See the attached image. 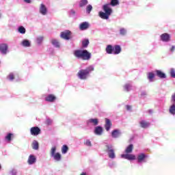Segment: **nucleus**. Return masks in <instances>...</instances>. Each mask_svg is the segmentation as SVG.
<instances>
[{
    "label": "nucleus",
    "mask_w": 175,
    "mask_h": 175,
    "mask_svg": "<svg viewBox=\"0 0 175 175\" xmlns=\"http://www.w3.org/2000/svg\"><path fill=\"white\" fill-rule=\"evenodd\" d=\"M90 22H87V21H85V22H81L79 25V29L81 30H86L88 29V28H90Z\"/></svg>",
    "instance_id": "obj_9"
},
{
    "label": "nucleus",
    "mask_w": 175,
    "mask_h": 175,
    "mask_svg": "<svg viewBox=\"0 0 175 175\" xmlns=\"http://www.w3.org/2000/svg\"><path fill=\"white\" fill-rule=\"evenodd\" d=\"M171 103H173L175 105V93L172 96Z\"/></svg>",
    "instance_id": "obj_45"
},
{
    "label": "nucleus",
    "mask_w": 175,
    "mask_h": 175,
    "mask_svg": "<svg viewBox=\"0 0 175 175\" xmlns=\"http://www.w3.org/2000/svg\"><path fill=\"white\" fill-rule=\"evenodd\" d=\"M56 151H57V147L55 146L52 147L51 149V157H52L53 159L57 162H59V161H61L62 156L59 152L55 153Z\"/></svg>",
    "instance_id": "obj_6"
},
{
    "label": "nucleus",
    "mask_w": 175,
    "mask_h": 175,
    "mask_svg": "<svg viewBox=\"0 0 175 175\" xmlns=\"http://www.w3.org/2000/svg\"><path fill=\"white\" fill-rule=\"evenodd\" d=\"M160 37L162 41L167 42L168 41H170L171 36L168 33H163V34H161Z\"/></svg>",
    "instance_id": "obj_11"
},
{
    "label": "nucleus",
    "mask_w": 175,
    "mask_h": 175,
    "mask_svg": "<svg viewBox=\"0 0 175 175\" xmlns=\"http://www.w3.org/2000/svg\"><path fill=\"white\" fill-rule=\"evenodd\" d=\"M51 43L53 46H55V47L59 48L60 45H59V42H58V40H55V39H53L51 40Z\"/></svg>",
    "instance_id": "obj_30"
},
{
    "label": "nucleus",
    "mask_w": 175,
    "mask_h": 175,
    "mask_svg": "<svg viewBox=\"0 0 175 175\" xmlns=\"http://www.w3.org/2000/svg\"><path fill=\"white\" fill-rule=\"evenodd\" d=\"M148 157V155L144 154V152H140L136 158L137 163L142 165L144 162H147L146 158Z\"/></svg>",
    "instance_id": "obj_7"
},
{
    "label": "nucleus",
    "mask_w": 175,
    "mask_h": 175,
    "mask_svg": "<svg viewBox=\"0 0 175 175\" xmlns=\"http://www.w3.org/2000/svg\"><path fill=\"white\" fill-rule=\"evenodd\" d=\"M41 130L38 126H33L30 129V133L32 136H38V135H40Z\"/></svg>",
    "instance_id": "obj_8"
},
{
    "label": "nucleus",
    "mask_w": 175,
    "mask_h": 175,
    "mask_svg": "<svg viewBox=\"0 0 175 175\" xmlns=\"http://www.w3.org/2000/svg\"><path fill=\"white\" fill-rule=\"evenodd\" d=\"M2 17V14H0V18Z\"/></svg>",
    "instance_id": "obj_52"
},
{
    "label": "nucleus",
    "mask_w": 175,
    "mask_h": 175,
    "mask_svg": "<svg viewBox=\"0 0 175 175\" xmlns=\"http://www.w3.org/2000/svg\"><path fill=\"white\" fill-rule=\"evenodd\" d=\"M69 14H70V17H73L74 16H75V10H70Z\"/></svg>",
    "instance_id": "obj_44"
},
{
    "label": "nucleus",
    "mask_w": 175,
    "mask_h": 175,
    "mask_svg": "<svg viewBox=\"0 0 175 175\" xmlns=\"http://www.w3.org/2000/svg\"><path fill=\"white\" fill-rule=\"evenodd\" d=\"M94 66L91 65L87 67L85 69L79 70V72L77 73V76L79 79H87L88 77H90V74L94 71Z\"/></svg>",
    "instance_id": "obj_3"
},
{
    "label": "nucleus",
    "mask_w": 175,
    "mask_h": 175,
    "mask_svg": "<svg viewBox=\"0 0 175 175\" xmlns=\"http://www.w3.org/2000/svg\"><path fill=\"white\" fill-rule=\"evenodd\" d=\"M92 10V5H88V6L86 8V13H88V14H90L91 13Z\"/></svg>",
    "instance_id": "obj_34"
},
{
    "label": "nucleus",
    "mask_w": 175,
    "mask_h": 175,
    "mask_svg": "<svg viewBox=\"0 0 175 175\" xmlns=\"http://www.w3.org/2000/svg\"><path fill=\"white\" fill-rule=\"evenodd\" d=\"M8 49H9V46H8V44H0V52L1 53V54H8Z\"/></svg>",
    "instance_id": "obj_10"
},
{
    "label": "nucleus",
    "mask_w": 175,
    "mask_h": 175,
    "mask_svg": "<svg viewBox=\"0 0 175 175\" xmlns=\"http://www.w3.org/2000/svg\"><path fill=\"white\" fill-rule=\"evenodd\" d=\"M87 125H98L99 124L98 119H89V120L86 121Z\"/></svg>",
    "instance_id": "obj_15"
},
{
    "label": "nucleus",
    "mask_w": 175,
    "mask_h": 175,
    "mask_svg": "<svg viewBox=\"0 0 175 175\" xmlns=\"http://www.w3.org/2000/svg\"><path fill=\"white\" fill-rule=\"evenodd\" d=\"M8 78L9 79V80H11V81L14 80V75L13 73H10L8 75Z\"/></svg>",
    "instance_id": "obj_42"
},
{
    "label": "nucleus",
    "mask_w": 175,
    "mask_h": 175,
    "mask_svg": "<svg viewBox=\"0 0 175 175\" xmlns=\"http://www.w3.org/2000/svg\"><path fill=\"white\" fill-rule=\"evenodd\" d=\"M94 133H96V135H103V128L101 127V126H98L97 124V126L94 129Z\"/></svg>",
    "instance_id": "obj_16"
},
{
    "label": "nucleus",
    "mask_w": 175,
    "mask_h": 175,
    "mask_svg": "<svg viewBox=\"0 0 175 175\" xmlns=\"http://www.w3.org/2000/svg\"><path fill=\"white\" fill-rule=\"evenodd\" d=\"M172 105L170 107L169 112L171 115L175 116V104L171 103Z\"/></svg>",
    "instance_id": "obj_25"
},
{
    "label": "nucleus",
    "mask_w": 175,
    "mask_h": 175,
    "mask_svg": "<svg viewBox=\"0 0 175 175\" xmlns=\"http://www.w3.org/2000/svg\"><path fill=\"white\" fill-rule=\"evenodd\" d=\"M40 13L43 16H46L47 14V8L44 4L42 3L40 7Z\"/></svg>",
    "instance_id": "obj_13"
},
{
    "label": "nucleus",
    "mask_w": 175,
    "mask_h": 175,
    "mask_svg": "<svg viewBox=\"0 0 175 175\" xmlns=\"http://www.w3.org/2000/svg\"><path fill=\"white\" fill-rule=\"evenodd\" d=\"M89 44H90V40L88 38H84L81 41L82 48H88Z\"/></svg>",
    "instance_id": "obj_21"
},
{
    "label": "nucleus",
    "mask_w": 175,
    "mask_h": 175,
    "mask_svg": "<svg viewBox=\"0 0 175 175\" xmlns=\"http://www.w3.org/2000/svg\"><path fill=\"white\" fill-rule=\"evenodd\" d=\"M139 124L142 128H148L150 123H149V122H146V120H141V122H139Z\"/></svg>",
    "instance_id": "obj_22"
},
{
    "label": "nucleus",
    "mask_w": 175,
    "mask_h": 175,
    "mask_svg": "<svg viewBox=\"0 0 175 175\" xmlns=\"http://www.w3.org/2000/svg\"><path fill=\"white\" fill-rule=\"evenodd\" d=\"M106 53L108 54H112L114 53V46L111 45V44H109L107 45L105 48Z\"/></svg>",
    "instance_id": "obj_14"
},
{
    "label": "nucleus",
    "mask_w": 175,
    "mask_h": 175,
    "mask_svg": "<svg viewBox=\"0 0 175 175\" xmlns=\"http://www.w3.org/2000/svg\"><path fill=\"white\" fill-rule=\"evenodd\" d=\"M68 146H67V152H68Z\"/></svg>",
    "instance_id": "obj_53"
},
{
    "label": "nucleus",
    "mask_w": 175,
    "mask_h": 175,
    "mask_svg": "<svg viewBox=\"0 0 175 175\" xmlns=\"http://www.w3.org/2000/svg\"><path fill=\"white\" fill-rule=\"evenodd\" d=\"M102 9L103 12H99V17L103 20H109L110 16H111L113 13V9H111L110 3L103 5Z\"/></svg>",
    "instance_id": "obj_2"
},
{
    "label": "nucleus",
    "mask_w": 175,
    "mask_h": 175,
    "mask_svg": "<svg viewBox=\"0 0 175 175\" xmlns=\"http://www.w3.org/2000/svg\"><path fill=\"white\" fill-rule=\"evenodd\" d=\"M73 37H74V34H73L72 31L67 29V40H72Z\"/></svg>",
    "instance_id": "obj_28"
},
{
    "label": "nucleus",
    "mask_w": 175,
    "mask_h": 175,
    "mask_svg": "<svg viewBox=\"0 0 175 175\" xmlns=\"http://www.w3.org/2000/svg\"><path fill=\"white\" fill-rule=\"evenodd\" d=\"M170 74L172 78H175V68H170Z\"/></svg>",
    "instance_id": "obj_35"
},
{
    "label": "nucleus",
    "mask_w": 175,
    "mask_h": 175,
    "mask_svg": "<svg viewBox=\"0 0 175 175\" xmlns=\"http://www.w3.org/2000/svg\"><path fill=\"white\" fill-rule=\"evenodd\" d=\"M27 3H31V0H24Z\"/></svg>",
    "instance_id": "obj_49"
},
{
    "label": "nucleus",
    "mask_w": 175,
    "mask_h": 175,
    "mask_svg": "<svg viewBox=\"0 0 175 175\" xmlns=\"http://www.w3.org/2000/svg\"><path fill=\"white\" fill-rule=\"evenodd\" d=\"M73 53L77 59H82V60H90L92 56L91 52L88 49H75Z\"/></svg>",
    "instance_id": "obj_1"
},
{
    "label": "nucleus",
    "mask_w": 175,
    "mask_h": 175,
    "mask_svg": "<svg viewBox=\"0 0 175 175\" xmlns=\"http://www.w3.org/2000/svg\"><path fill=\"white\" fill-rule=\"evenodd\" d=\"M110 5L112 6H116L117 5H119V0H111Z\"/></svg>",
    "instance_id": "obj_33"
},
{
    "label": "nucleus",
    "mask_w": 175,
    "mask_h": 175,
    "mask_svg": "<svg viewBox=\"0 0 175 175\" xmlns=\"http://www.w3.org/2000/svg\"><path fill=\"white\" fill-rule=\"evenodd\" d=\"M156 75L157 77H159V78H166V74H165V72H163V71H161V70H155Z\"/></svg>",
    "instance_id": "obj_19"
},
{
    "label": "nucleus",
    "mask_w": 175,
    "mask_h": 175,
    "mask_svg": "<svg viewBox=\"0 0 175 175\" xmlns=\"http://www.w3.org/2000/svg\"><path fill=\"white\" fill-rule=\"evenodd\" d=\"M18 32H20V33H25V28L23 26L20 27L18 28Z\"/></svg>",
    "instance_id": "obj_38"
},
{
    "label": "nucleus",
    "mask_w": 175,
    "mask_h": 175,
    "mask_svg": "<svg viewBox=\"0 0 175 175\" xmlns=\"http://www.w3.org/2000/svg\"><path fill=\"white\" fill-rule=\"evenodd\" d=\"M148 96V93L146 91L144 90L142 92H141V96L143 97V98H146V97H147Z\"/></svg>",
    "instance_id": "obj_39"
},
{
    "label": "nucleus",
    "mask_w": 175,
    "mask_h": 175,
    "mask_svg": "<svg viewBox=\"0 0 175 175\" xmlns=\"http://www.w3.org/2000/svg\"><path fill=\"white\" fill-rule=\"evenodd\" d=\"M1 169H2V166H1V164H0V170H1Z\"/></svg>",
    "instance_id": "obj_51"
},
{
    "label": "nucleus",
    "mask_w": 175,
    "mask_h": 175,
    "mask_svg": "<svg viewBox=\"0 0 175 175\" xmlns=\"http://www.w3.org/2000/svg\"><path fill=\"white\" fill-rule=\"evenodd\" d=\"M81 175H87V174H86V173L83 172V173H81Z\"/></svg>",
    "instance_id": "obj_50"
},
{
    "label": "nucleus",
    "mask_w": 175,
    "mask_h": 175,
    "mask_svg": "<svg viewBox=\"0 0 175 175\" xmlns=\"http://www.w3.org/2000/svg\"><path fill=\"white\" fill-rule=\"evenodd\" d=\"M133 150V144H131L125 149V152H126V154H122L121 155L122 158H125L126 159H129V160L136 159L135 155H134L133 154H131Z\"/></svg>",
    "instance_id": "obj_4"
},
{
    "label": "nucleus",
    "mask_w": 175,
    "mask_h": 175,
    "mask_svg": "<svg viewBox=\"0 0 175 175\" xmlns=\"http://www.w3.org/2000/svg\"><path fill=\"white\" fill-rule=\"evenodd\" d=\"M147 76L150 82L154 81V78L155 77L154 72H148Z\"/></svg>",
    "instance_id": "obj_24"
},
{
    "label": "nucleus",
    "mask_w": 175,
    "mask_h": 175,
    "mask_svg": "<svg viewBox=\"0 0 175 175\" xmlns=\"http://www.w3.org/2000/svg\"><path fill=\"white\" fill-rule=\"evenodd\" d=\"M60 37L62 38V39H66V32L62 31L61 33Z\"/></svg>",
    "instance_id": "obj_40"
},
{
    "label": "nucleus",
    "mask_w": 175,
    "mask_h": 175,
    "mask_svg": "<svg viewBox=\"0 0 175 175\" xmlns=\"http://www.w3.org/2000/svg\"><path fill=\"white\" fill-rule=\"evenodd\" d=\"M35 162H36V157H35L34 155L31 154L28 158L27 163L29 165H33Z\"/></svg>",
    "instance_id": "obj_17"
},
{
    "label": "nucleus",
    "mask_w": 175,
    "mask_h": 175,
    "mask_svg": "<svg viewBox=\"0 0 175 175\" xmlns=\"http://www.w3.org/2000/svg\"><path fill=\"white\" fill-rule=\"evenodd\" d=\"M105 122H105V128L106 131H109L111 126V120L110 119H105Z\"/></svg>",
    "instance_id": "obj_23"
},
{
    "label": "nucleus",
    "mask_w": 175,
    "mask_h": 175,
    "mask_svg": "<svg viewBox=\"0 0 175 175\" xmlns=\"http://www.w3.org/2000/svg\"><path fill=\"white\" fill-rule=\"evenodd\" d=\"M12 137H13V133H9L7 136H5V139L7 142H12Z\"/></svg>",
    "instance_id": "obj_32"
},
{
    "label": "nucleus",
    "mask_w": 175,
    "mask_h": 175,
    "mask_svg": "<svg viewBox=\"0 0 175 175\" xmlns=\"http://www.w3.org/2000/svg\"><path fill=\"white\" fill-rule=\"evenodd\" d=\"M132 107L131 105H126V109L127 111H131Z\"/></svg>",
    "instance_id": "obj_48"
},
{
    "label": "nucleus",
    "mask_w": 175,
    "mask_h": 175,
    "mask_svg": "<svg viewBox=\"0 0 175 175\" xmlns=\"http://www.w3.org/2000/svg\"><path fill=\"white\" fill-rule=\"evenodd\" d=\"M57 100V97L54 94H49L46 97H45V100L46 102H55Z\"/></svg>",
    "instance_id": "obj_12"
},
{
    "label": "nucleus",
    "mask_w": 175,
    "mask_h": 175,
    "mask_svg": "<svg viewBox=\"0 0 175 175\" xmlns=\"http://www.w3.org/2000/svg\"><path fill=\"white\" fill-rule=\"evenodd\" d=\"M36 42L38 44H40L43 42V36H39L36 39Z\"/></svg>",
    "instance_id": "obj_37"
},
{
    "label": "nucleus",
    "mask_w": 175,
    "mask_h": 175,
    "mask_svg": "<svg viewBox=\"0 0 175 175\" xmlns=\"http://www.w3.org/2000/svg\"><path fill=\"white\" fill-rule=\"evenodd\" d=\"M22 44H23V46H24V47H29L31 46V43L27 40H24L22 42Z\"/></svg>",
    "instance_id": "obj_31"
},
{
    "label": "nucleus",
    "mask_w": 175,
    "mask_h": 175,
    "mask_svg": "<svg viewBox=\"0 0 175 175\" xmlns=\"http://www.w3.org/2000/svg\"><path fill=\"white\" fill-rule=\"evenodd\" d=\"M85 144L86 146H92L91 140H90V139H87L85 142Z\"/></svg>",
    "instance_id": "obj_41"
},
{
    "label": "nucleus",
    "mask_w": 175,
    "mask_h": 175,
    "mask_svg": "<svg viewBox=\"0 0 175 175\" xmlns=\"http://www.w3.org/2000/svg\"><path fill=\"white\" fill-rule=\"evenodd\" d=\"M115 165H116L115 162H112V163H109V166L110 167H113V166H115Z\"/></svg>",
    "instance_id": "obj_47"
},
{
    "label": "nucleus",
    "mask_w": 175,
    "mask_h": 175,
    "mask_svg": "<svg viewBox=\"0 0 175 175\" xmlns=\"http://www.w3.org/2000/svg\"><path fill=\"white\" fill-rule=\"evenodd\" d=\"M121 133L122 132L121 131H120V129H113V131H112V133H111L112 137H119Z\"/></svg>",
    "instance_id": "obj_20"
},
{
    "label": "nucleus",
    "mask_w": 175,
    "mask_h": 175,
    "mask_svg": "<svg viewBox=\"0 0 175 175\" xmlns=\"http://www.w3.org/2000/svg\"><path fill=\"white\" fill-rule=\"evenodd\" d=\"M175 51V45H172V48H170V52L173 53Z\"/></svg>",
    "instance_id": "obj_46"
},
{
    "label": "nucleus",
    "mask_w": 175,
    "mask_h": 175,
    "mask_svg": "<svg viewBox=\"0 0 175 175\" xmlns=\"http://www.w3.org/2000/svg\"><path fill=\"white\" fill-rule=\"evenodd\" d=\"M122 51V48L120 46V45L116 44L113 46V54L114 55H118L119 53H120Z\"/></svg>",
    "instance_id": "obj_18"
},
{
    "label": "nucleus",
    "mask_w": 175,
    "mask_h": 175,
    "mask_svg": "<svg viewBox=\"0 0 175 175\" xmlns=\"http://www.w3.org/2000/svg\"><path fill=\"white\" fill-rule=\"evenodd\" d=\"M86 5H88V0H81L79 2V7L83 8L84 6H86Z\"/></svg>",
    "instance_id": "obj_29"
},
{
    "label": "nucleus",
    "mask_w": 175,
    "mask_h": 175,
    "mask_svg": "<svg viewBox=\"0 0 175 175\" xmlns=\"http://www.w3.org/2000/svg\"><path fill=\"white\" fill-rule=\"evenodd\" d=\"M126 29H124V27H121L120 30V34H122V36H124L125 34H126Z\"/></svg>",
    "instance_id": "obj_36"
},
{
    "label": "nucleus",
    "mask_w": 175,
    "mask_h": 175,
    "mask_svg": "<svg viewBox=\"0 0 175 175\" xmlns=\"http://www.w3.org/2000/svg\"><path fill=\"white\" fill-rule=\"evenodd\" d=\"M105 151L107 153L109 158L111 159H115L116 158L114 147L112 144H106Z\"/></svg>",
    "instance_id": "obj_5"
},
{
    "label": "nucleus",
    "mask_w": 175,
    "mask_h": 175,
    "mask_svg": "<svg viewBox=\"0 0 175 175\" xmlns=\"http://www.w3.org/2000/svg\"><path fill=\"white\" fill-rule=\"evenodd\" d=\"M62 152L63 154H66V145H64L62 148Z\"/></svg>",
    "instance_id": "obj_43"
},
{
    "label": "nucleus",
    "mask_w": 175,
    "mask_h": 175,
    "mask_svg": "<svg viewBox=\"0 0 175 175\" xmlns=\"http://www.w3.org/2000/svg\"><path fill=\"white\" fill-rule=\"evenodd\" d=\"M124 89L126 92H130V90L133 89L132 83H126L124 86Z\"/></svg>",
    "instance_id": "obj_27"
},
{
    "label": "nucleus",
    "mask_w": 175,
    "mask_h": 175,
    "mask_svg": "<svg viewBox=\"0 0 175 175\" xmlns=\"http://www.w3.org/2000/svg\"><path fill=\"white\" fill-rule=\"evenodd\" d=\"M33 150H39V143L38 141L34 140L31 144Z\"/></svg>",
    "instance_id": "obj_26"
},
{
    "label": "nucleus",
    "mask_w": 175,
    "mask_h": 175,
    "mask_svg": "<svg viewBox=\"0 0 175 175\" xmlns=\"http://www.w3.org/2000/svg\"><path fill=\"white\" fill-rule=\"evenodd\" d=\"M149 112H152V111L150 110Z\"/></svg>",
    "instance_id": "obj_54"
}]
</instances>
